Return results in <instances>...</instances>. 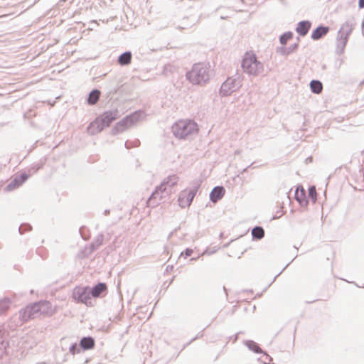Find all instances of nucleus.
Instances as JSON below:
<instances>
[{"label":"nucleus","mask_w":364,"mask_h":364,"mask_svg":"<svg viewBox=\"0 0 364 364\" xmlns=\"http://www.w3.org/2000/svg\"><path fill=\"white\" fill-rule=\"evenodd\" d=\"M352 31V25L348 22H346L341 26L337 36L336 53L338 54L341 55L343 53L348 40V36L351 33Z\"/></svg>","instance_id":"423d86ee"},{"label":"nucleus","mask_w":364,"mask_h":364,"mask_svg":"<svg viewBox=\"0 0 364 364\" xmlns=\"http://www.w3.org/2000/svg\"><path fill=\"white\" fill-rule=\"evenodd\" d=\"M213 69L208 63H198L186 73L187 79L193 85H205L213 76Z\"/></svg>","instance_id":"f257e3e1"},{"label":"nucleus","mask_w":364,"mask_h":364,"mask_svg":"<svg viewBox=\"0 0 364 364\" xmlns=\"http://www.w3.org/2000/svg\"><path fill=\"white\" fill-rule=\"evenodd\" d=\"M252 236L253 239L261 240L264 236V230L261 226H255L252 230Z\"/></svg>","instance_id":"a878e982"},{"label":"nucleus","mask_w":364,"mask_h":364,"mask_svg":"<svg viewBox=\"0 0 364 364\" xmlns=\"http://www.w3.org/2000/svg\"><path fill=\"white\" fill-rule=\"evenodd\" d=\"M104 240V235L103 234L100 233L98 234L96 237L94 239V240L90 244V247L92 250H95L97 248H98L103 242Z\"/></svg>","instance_id":"bb28decb"},{"label":"nucleus","mask_w":364,"mask_h":364,"mask_svg":"<svg viewBox=\"0 0 364 364\" xmlns=\"http://www.w3.org/2000/svg\"><path fill=\"white\" fill-rule=\"evenodd\" d=\"M105 127L102 124L100 121L96 119L94 122L90 124L87 127V132L90 134L95 135L102 132Z\"/></svg>","instance_id":"a211bd4d"},{"label":"nucleus","mask_w":364,"mask_h":364,"mask_svg":"<svg viewBox=\"0 0 364 364\" xmlns=\"http://www.w3.org/2000/svg\"><path fill=\"white\" fill-rule=\"evenodd\" d=\"M310 88L313 93L319 94L322 92L323 85L317 80H312L310 82Z\"/></svg>","instance_id":"393cba45"},{"label":"nucleus","mask_w":364,"mask_h":364,"mask_svg":"<svg viewBox=\"0 0 364 364\" xmlns=\"http://www.w3.org/2000/svg\"><path fill=\"white\" fill-rule=\"evenodd\" d=\"M8 346H9L8 341L6 340V338L3 336L0 335V358L4 354Z\"/></svg>","instance_id":"cd10ccee"},{"label":"nucleus","mask_w":364,"mask_h":364,"mask_svg":"<svg viewBox=\"0 0 364 364\" xmlns=\"http://www.w3.org/2000/svg\"><path fill=\"white\" fill-rule=\"evenodd\" d=\"M293 37V33L291 31H287L284 33L280 37H279V42L282 45H286L287 41L292 38Z\"/></svg>","instance_id":"c85d7f7f"},{"label":"nucleus","mask_w":364,"mask_h":364,"mask_svg":"<svg viewBox=\"0 0 364 364\" xmlns=\"http://www.w3.org/2000/svg\"><path fill=\"white\" fill-rule=\"evenodd\" d=\"M109 213V210H105L104 212L105 215H107Z\"/></svg>","instance_id":"58836bf2"},{"label":"nucleus","mask_w":364,"mask_h":364,"mask_svg":"<svg viewBox=\"0 0 364 364\" xmlns=\"http://www.w3.org/2000/svg\"><path fill=\"white\" fill-rule=\"evenodd\" d=\"M298 46V43H295L291 45L289 47L282 46L277 48V52H279L282 55H288L296 50Z\"/></svg>","instance_id":"4be33fe9"},{"label":"nucleus","mask_w":364,"mask_h":364,"mask_svg":"<svg viewBox=\"0 0 364 364\" xmlns=\"http://www.w3.org/2000/svg\"><path fill=\"white\" fill-rule=\"evenodd\" d=\"M119 114L118 110L113 109L105 111L100 117L97 118L105 127H109V124L115 120Z\"/></svg>","instance_id":"9d476101"},{"label":"nucleus","mask_w":364,"mask_h":364,"mask_svg":"<svg viewBox=\"0 0 364 364\" xmlns=\"http://www.w3.org/2000/svg\"><path fill=\"white\" fill-rule=\"evenodd\" d=\"M95 339L91 336H85L80 339L79 346L82 350H87L95 347Z\"/></svg>","instance_id":"f3484780"},{"label":"nucleus","mask_w":364,"mask_h":364,"mask_svg":"<svg viewBox=\"0 0 364 364\" xmlns=\"http://www.w3.org/2000/svg\"><path fill=\"white\" fill-rule=\"evenodd\" d=\"M225 193V190L223 186H215L210 193V200L213 203H216L223 197Z\"/></svg>","instance_id":"2eb2a0df"},{"label":"nucleus","mask_w":364,"mask_h":364,"mask_svg":"<svg viewBox=\"0 0 364 364\" xmlns=\"http://www.w3.org/2000/svg\"><path fill=\"white\" fill-rule=\"evenodd\" d=\"M178 177L176 175H171L164 178L161 183V188L165 192V196H170L173 192V188L177 184Z\"/></svg>","instance_id":"1a4fd4ad"},{"label":"nucleus","mask_w":364,"mask_h":364,"mask_svg":"<svg viewBox=\"0 0 364 364\" xmlns=\"http://www.w3.org/2000/svg\"><path fill=\"white\" fill-rule=\"evenodd\" d=\"M69 351L71 354L75 355L76 353H80L82 351V348L80 346H78L76 343L71 344L69 347Z\"/></svg>","instance_id":"2f4dec72"},{"label":"nucleus","mask_w":364,"mask_h":364,"mask_svg":"<svg viewBox=\"0 0 364 364\" xmlns=\"http://www.w3.org/2000/svg\"><path fill=\"white\" fill-rule=\"evenodd\" d=\"M143 114L142 112L136 111L123 118L121 121L117 122L112 129V134L115 135L120 132H124L127 128L133 126L137 122Z\"/></svg>","instance_id":"39448f33"},{"label":"nucleus","mask_w":364,"mask_h":364,"mask_svg":"<svg viewBox=\"0 0 364 364\" xmlns=\"http://www.w3.org/2000/svg\"><path fill=\"white\" fill-rule=\"evenodd\" d=\"M90 24H96V25H97V21H95V20H93V21H90Z\"/></svg>","instance_id":"ea45409f"},{"label":"nucleus","mask_w":364,"mask_h":364,"mask_svg":"<svg viewBox=\"0 0 364 364\" xmlns=\"http://www.w3.org/2000/svg\"><path fill=\"white\" fill-rule=\"evenodd\" d=\"M47 306L46 302L39 301L28 305L26 308L21 309L18 314L16 315L19 320V324L21 325L23 322L45 313Z\"/></svg>","instance_id":"f03ea898"},{"label":"nucleus","mask_w":364,"mask_h":364,"mask_svg":"<svg viewBox=\"0 0 364 364\" xmlns=\"http://www.w3.org/2000/svg\"><path fill=\"white\" fill-rule=\"evenodd\" d=\"M100 96V90H98L97 89L92 90L89 94V96L87 98V103L90 105H95L97 102V101L99 100Z\"/></svg>","instance_id":"5701e85b"},{"label":"nucleus","mask_w":364,"mask_h":364,"mask_svg":"<svg viewBox=\"0 0 364 364\" xmlns=\"http://www.w3.org/2000/svg\"><path fill=\"white\" fill-rule=\"evenodd\" d=\"M242 68L246 73L258 75L263 71V64L257 60L255 55L245 56L242 61Z\"/></svg>","instance_id":"20e7f679"},{"label":"nucleus","mask_w":364,"mask_h":364,"mask_svg":"<svg viewBox=\"0 0 364 364\" xmlns=\"http://www.w3.org/2000/svg\"><path fill=\"white\" fill-rule=\"evenodd\" d=\"M295 198L301 205H306L308 203V200L306 199L305 190L302 187L296 189Z\"/></svg>","instance_id":"aec40b11"},{"label":"nucleus","mask_w":364,"mask_h":364,"mask_svg":"<svg viewBox=\"0 0 364 364\" xmlns=\"http://www.w3.org/2000/svg\"><path fill=\"white\" fill-rule=\"evenodd\" d=\"M241 86L242 83L239 77H228L220 86V95L221 96H229L232 92L239 90Z\"/></svg>","instance_id":"0eeeda50"},{"label":"nucleus","mask_w":364,"mask_h":364,"mask_svg":"<svg viewBox=\"0 0 364 364\" xmlns=\"http://www.w3.org/2000/svg\"><path fill=\"white\" fill-rule=\"evenodd\" d=\"M165 196V192L163 191V188H161V184L157 186L155 191L151 193L148 199L147 203L149 205L155 206L159 204V202L164 198L167 197Z\"/></svg>","instance_id":"9b49d317"},{"label":"nucleus","mask_w":364,"mask_h":364,"mask_svg":"<svg viewBox=\"0 0 364 364\" xmlns=\"http://www.w3.org/2000/svg\"><path fill=\"white\" fill-rule=\"evenodd\" d=\"M247 170V168H244L242 172H245Z\"/></svg>","instance_id":"a19ab883"},{"label":"nucleus","mask_w":364,"mask_h":364,"mask_svg":"<svg viewBox=\"0 0 364 364\" xmlns=\"http://www.w3.org/2000/svg\"><path fill=\"white\" fill-rule=\"evenodd\" d=\"M329 30L330 28L328 26L320 25L312 31L311 38L314 41H318L325 36Z\"/></svg>","instance_id":"4468645a"},{"label":"nucleus","mask_w":364,"mask_h":364,"mask_svg":"<svg viewBox=\"0 0 364 364\" xmlns=\"http://www.w3.org/2000/svg\"><path fill=\"white\" fill-rule=\"evenodd\" d=\"M73 297L75 301L87 306L92 304L89 287H76L73 291Z\"/></svg>","instance_id":"6e6552de"},{"label":"nucleus","mask_w":364,"mask_h":364,"mask_svg":"<svg viewBox=\"0 0 364 364\" xmlns=\"http://www.w3.org/2000/svg\"><path fill=\"white\" fill-rule=\"evenodd\" d=\"M185 195H186V191H182V192L180 193V195H179L178 198H181V197H183V201H186V196H185Z\"/></svg>","instance_id":"c9c22d12"},{"label":"nucleus","mask_w":364,"mask_h":364,"mask_svg":"<svg viewBox=\"0 0 364 364\" xmlns=\"http://www.w3.org/2000/svg\"><path fill=\"white\" fill-rule=\"evenodd\" d=\"M124 145H125L127 149H129L130 148V146L129 145V142L128 141H126Z\"/></svg>","instance_id":"4c0bfd02"},{"label":"nucleus","mask_w":364,"mask_h":364,"mask_svg":"<svg viewBox=\"0 0 364 364\" xmlns=\"http://www.w3.org/2000/svg\"><path fill=\"white\" fill-rule=\"evenodd\" d=\"M107 287L105 283L99 282L93 287L90 288V293L91 297L98 298L102 296V294L107 291Z\"/></svg>","instance_id":"ddd939ff"},{"label":"nucleus","mask_w":364,"mask_h":364,"mask_svg":"<svg viewBox=\"0 0 364 364\" xmlns=\"http://www.w3.org/2000/svg\"><path fill=\"white\" fill-rule=\"evenodd\" d=\"M28 178L26 173H22L20 176H16L7 186L9 190L18 187L23 184Z\"/></svg>","instance_id":"6ab92c4d"},{"label":"nucleus","mask_w":364,"mask_h":364,"mask_svg":"<svg viewBox=\"0 0 364 364\" xmlns=\"http://www.w3.org/2000/svg\"><path fill=\"white\" fill-rule=\"evenodd\" d=\"M32 230V227L30 224L28 223H23L20 225L19 228H18V231H19V233L21 235L23 234L24 232H26V231H30Z\"/></svg>","instance_id":"473e14b6"},{"label":"nucleus","mask_w":364,"mask_h":364,"mask_svg":"<svg viewBox=\"0 0 364 364\" xmlns=\"http://www.w3.org/2000/svg\"><path fill=\"white\" fill-rule=\"evenodd\" d=\"M358 6L360 9L364 8V0H359V1H358Z\"/></svg>","instance_id":"f704fd0d"},{"label":"nucleus","mask_w":364,"mask_h":364,"mask_svg":"<svg viewBox=\"0 0 364 364\" xmlns=\"http://www.w3.org/2000/svg\"><path fill=\"white\" fill-rule=\"evenodd\" d=\"M10 301L8 299L0 300V315L9 308Z\"/></svg>","instance_id":"c756f323"},{"label":"nucleus","mask_w":364,"mask_h":364,"mask_svg":"<svg viewBox=\"0 0 364 364\" xmlns=\"http://www.w3.org/2000/svg\"><path fill=\"white\" fill-rule=\"evenodd\" d=\"M193 252V250L191 248H186L183 252H182L180 255V257H184V258H186L189 256H191Z\"/></svg>","instance_id":"72a5a7b5"},{"label":"nucleus","mask_w":364,"mask_h":364,"mask_svg":"<svg viewBox=\"0 0 364 364\" xmlns=\"http://www.w3.org/2000/svg\"><path fill=\"white\" fill-rule=\"evenodd\" d=\"M309 197L312 200L313 203H316L317 199L316 189L314 186H310L308 190Z\"/></svg>","instance_id":"7c9ffc66"},{"label":"nucleus","mask_w":364,"mask_h":364,"mask_svg":"<svg viewBox=\"0 0 364 364\" xmlns=\"http://www.w3.org/2000/svg\"><path fill=\"white\" fill-rule=\"evenodd\" d=\"M246 346L252 351L256 353H264L267 357L268 355L262 351L261 348L258 346L257 343H255L253 341L249 340L245 341Z\"/></svg>","instance_id":"b1692460"},{"label":"nucleus","mask_w":364,"mask_h":364,"mask_svg":"<svg viewBox=\"0 0 364 364\" xmlns=\"http://www.w3.org/2000/svg\"><path fill=\"white\" fill-rule=\"evenodd\" d=\"M198 125L192 120H181L172 127L174 136L178 139H186L198 132Z\"/></svg>","instance_id":"7ed1b4c3"},{"label":"nucleus","mask_w":364,"mask_h":364,"mask_svg":"<svg viewBox=\"0 0 364 364\" xmlns=\"http://www.w3.org/2000/svg\"><path fill=\"white\" fill-rule=\"evenodd\" d=\"M132 54L130 51H125L118 58V63L121 65H127L131 63Z\"/></svg>","instance_id":"412c9836"},{"label":"nucleus","mask_w":364,"mask_h":364,"mask_svg":"<svg viewBox=\"0 0 364 364\" xmlns=\"http://www.w3.org/2000/svg\"><path fill=\"white\" fill-rule=\"evenodd\" d=\"M311 26V22L306 20V21H301L298 23L297 27L296 28V31L298 34H299L301 36H306Z\"/></svg>","instance_id":"dca6fc26"},{"label":"nucleus","mask_w":364,"mask_h":364,"mask_svg":"<svg viewBox=\"0 0 364 364\" xmlns=\"http://www.w3.org/2000/svg\"><path fill=\"white\" fill-rule=\"evenodd\" d=\"M197 192V187L190 190L188 192L186 191V201H183V198H178V205L184 208L190 206Z\"/></svg>","instance_id":"f8f14e48"},{"label":"nucleus","mask_w":364,"mask_h":364,"mask_svg":"<svg viewBox=\"0 0 364 364\" xmlns=\"http://www.w3.org/2000/svg\"><path fill=\"white\" fill-rule=\"evenodd\" d=\"M139 144V140H135V141H134V144H133V146H137Z\"/></svg>","instance_id":"e433bc0d"}]
</instances>
